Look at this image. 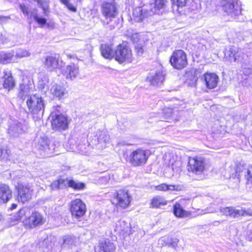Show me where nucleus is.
Segmentation results:
<instances>
[{
  "label": "nucleus",
  "mask_w": 252,
  "mask_h": 252,
  "mask_svg": "<svg viewBox=\"0 0 252 252\" xmlns=\"http://www.w3.org/2000/svg\"><path fill=\"white\" fill-rule=\"evenodd\" d=\"M146 17V12H143V9L140 7L135 8L133 11L130 20L132 24L141 22Z\"/></svg>",
  "instance_id": "26"
},
{
  "label": "nucleus",
  "mask_w": 252,
  "mask_h": 252,
  "mask_svg": "<svg viewBox=\"0 0 252 252\" xmlns=\"http://www.w3.org/2000/svg\"><path fill=\"white\" fill-rule=\"evenodd\" d=\"M245 178L247 181V188L252 191V166H249L246 169Z\"/></svg>",
  "instance_id": "34"
},
{
  "label": "nucleus",
  "mask_w": 252,
  "mask_h": 252,
  "mask_svg": "<svg viewBox=\"0 0 252 252\" xmlns=\"http://www.w3.org/2000/svg\"><path fill=\"white\" fill-rule=\"evenodd\" d=\"M70 210L72 216L76 219H79L85 214L86 206L80 199H76L70 202Z\"/></svg>",
  "instance_id": "8"
},
{
  "label": "nucleus",
  "mask_w": 252,
  "mask_h": 252,
  "mask_svg": "<svg viewBox=\"0 0 252 252\" xmlns=\"http://www.w3.org/2000/svg\"><path fill=\"white\" fill-rule=\"evenodd\" d=\"M174 215L179 218H185L189 217L190 213L183 209L179 203H176L173 207Z\"/></svg>",
  "instance_id": "31"
},
{
  "label": "nucleus",
  "mask_w": 252,
  "mask_h": 252,
  "mask_svg": "<svg viewBox=\"0 0 252 252\" xmlns=\"http://www.w3.org/2000/svg\"><path fill=\"white\" fill-rule=\"evenodd\" d=\"M172 109L171 108H166L163 110L164 113H165L167 117H170L172 116Z\"/></svg>",
  "instance_id": "50"
},
{
  "label": "nucleus",
  "mask_w": 252,
  "mask_h": 252,
  "mask_svg": "<svg viewBox=\"0 0 252 252\" xmlns=\"http://www.w3.org/2000/svg\"><path fill=\"white\" fill-rule=\"evenodd\" d=\"M27 127L26 125L18 122H15L10 125L8 131L11 136L16 137L20 134L24 133Z\"/></svg>",
  "instance_id": "19"
},
{
  "label": "nucleus",
  "mask_w": 252,
  "mask_h": 252,
  "mask_svg": "<svg viewBox=\"0 0 252 252\" xmlns=\"http://www.w3.org/2000/svg\"><path fill=\"white\" fill-rule=\"evenodd\" d=\"M37 2L38 6L41 7L45 16H48L49 13V0H34Z\"/></svg>",
  "instance_id": "38"
},
{
  "label": "nucleus",
  "mask_w": 252,
  "mask_h": 252,
  "mask_svg": "<svg viewBox=\"0 0 252 252\" xmlns=\"http://www.w3.org/2000/svg\"><path fill=\"white\" fill-rule=\"evenodd\" d=\"M116 247L109 240L101 241L99 245V252H115Z\"/></svg>",
  "instance_id": "27"
},
{
  "label": "nucleus",
  "mask_w": 252,
  "mask_h": 252,
  "mask_svg": "<svg viewBox=\"0 0 252 252\" xmlns=\"http://www.w3.org/2000/svg\"><path fill=\"white\" fill-rule=\"evenodd\" d=\"M206 212L205 211L201 210V212L198 213V215L205 214Z\"/></svg>",
  "instance_id": "56"
},
{
  "label": "nucleus",
  "mask_w": 252,
  "mask_h": 252,
  "mask_svg": "<svg viewBox=\"0 0 252 252\" xmlns=\"http://www.w3.org/2000/svg\"><path fill=\"white\" fill-rule=\"evenodd\" d=\"M19 92L18 96L23 100L25 99L27 97L28 98L30 95V89L28 85L21 84L19 87Z\"/></svg>",
  "instance_id": "32"
},
{
  "label": "nucleus",
  "mask_w": 252,
  "mask_h": 252,
  "mask_svg": "<svg viewBox=\"0 0 252 252\" xmlns=\"http://www.w3.org/2000/svg\"><path fill=\"white\" fill-rule=\"evenodd\" d=\"M170 62L175 68L182 69L187 64L186 54L182 50H176L171 57Z\"/></svg>",
  "instance_id": "5"
},
{
  "label": "nucleus",
  "mask_w": 252,
  "mask_h": 252,
  "mask_svg": "<svg viewBox=\"0 0 252 252\" xmlns=\"http://www.w3.org/2000/svg\"><path fill=\"white\" fill-rule=\"evenodd\" d=\"M1 36V34L0 33V36Z\"/></svg>",
  "instance_id": "59"
},
{
  "label": "nucleus",
  "mask_w": 252,
  "mask_h": 252,
  "mask_svg": "<svg viewBox=\"0 0 252 252\" xmlns=\"http://www.w3.org/2000/svg\"><path fill=\"white\" fill-rule=\"evenodd\" d=\"M30 214V209L29 208H24L19 210L17 214L15 216V220H20L23 216H27V215Z\"/></svg>",
  "instance_id": "41"
},
{
  "label": "nucleus",
  "mask_w": 252,
  "mask_h": 252,
  "mask_svg": "<svg viewBox=\"0 0 252 252\" xmlns=\"http://www.w3.org/2000/svg\"><path fill=\"white\" fill-rule=\"evenodd\" d=\"M165 75V72L160 69L157 70L154 73H151L148 77V79L152 85L158 86L163 83Z\"/></svg>",
  "instance_id": "20"
},
{
  "label": "nucleus",
  "mask_w": 252,
  "mask_h": 252,
  "mask_svg": "<svg viewBox=\"0 0 252 252\" xmlns=\"http://www.w3.org/2000/svg\"><path fill=\"white\" fill-rule=\"evenodd\" d=\"M12 197V191L5 184L0 185V203L7 202Z\"/></svg>",
  "instance_id": "22"
},
{
  "label": "nucleus",
  "mask_w": 252,
  "mask_h": 252,
  "mask_svg": "<svg viewBox=\"0 0 252 252\" xmlns=\"http://www.w3.org/2000/svg\"><path fill=\"white\" fill-rule=\"evenodd\" d=\"M10 18L9 17H5L3 16H0V24L2 23L5 21H6L7 19H9Z\"/></svg>",
  "instance_id": "52"
},
{
  "label": "nucleus",
  "mask_w": 252,
  "mask_h": 252,
  "mask_svg": "<svg viewBox=\"0 0 252 252\" xmlns=\"http://www.w3.org/2000/svg\"><path fill=\"white\" fill-rule=\"evenodd\" d=\"M130 202L127 191L120 190L114 195L112 203L122 208H126Z\"/></svg>",
  "instance_id": "10"
},
{
  "label": "nucleus",
  "mask_w": 252,
  "mask_h": 252,
  "mask_svg": "<svg viewBox=\"0 0 252 252\" xmlns=\"http://www.w3.org/2000/svg\"><path fill=\"white\" fill-rule=\"evenodd\" d=\"M110 136L106 131H97L94 141H92L94 148L101 150L106 148L110 143Z\"/></svg>",
  "instance_id": "7"
},
{
  "label": "nucleus",
  "mask_w": 252,
  "mask_h": 252,
  "mask_svg": "<svg viewBox=\"0 0 252 252\" xmlns=\"http://www.w3.org/2000/svg\"><path fill=\"white\" fill-rule=\"evenodd\" d=\"M167 204V201L163 197L156 196L152 200L151 204L153 207L158 208L161 206L165 205Z\"/></svg>",
  "instance_id": "37"
},
{
  "label": "nucleus",
  "mask_w": 252,
  "mask_h": 252,
  "mask_svg": "<svg viewBox=\"0 0 252 252\" xmlns=\"http://www.w3.org/2000/svg\"><path fill=\"white\" fill-rule=\"evenodd\" d=\"M52 126L56 130H65L68 127L66 118L62 115L56 116L52 121Z\"/></svg>",
  "instance_id": "18"
},
{
  "label": "nucleus",
  "mask_w": 252,
  "mask_h": 252,
  "mask_svg": "<svg viewBox=\"0 0 252 252\" xmlns=\"http://www.w3.org/2000/svg\"><path fill=\"white\" fill-rule=\"evenodd\" d=\"M62 3L64 4L65 5H66L68 2L69 0H60Z\"/></svg>",
  "instance_id": "53"
},
{
  "label": "nucleus",
  "mask_w": 252,
  "mask_h": 252,
  "mask_svg": "<svg viewBox=\"0 0 252 252\" xmlns=\"http://www.w3.org/2000/svg\"><path fill=\"white\" fill-rule=\"evenodd\" d=\"M27 104L32 114L38 115L39 118L42 116L44 110V103L40 95H30L27 99Z\"/></svg>",
  "instance_id": "2"
},
{
  "label": "nucleus",
  "mask_w": 252,
  "mask_h": 252,
  "mask_svg": "<svg viewBox=\"0 0 252 252\" xmlns=\"http://www.w3.org/2000/svg\"><path fill=\"white\" fill-rule=\"evenodd\" d=\"M45 67L49 71H52L61 66L62 61L57 55L47 56L43 61Z\"/></svg>",
  "instance_id": "15"
},
{
  "label": "nucleus",
  "mask_w": 252,
  "mask_h": 252,
  "mask_svg": "<svg viewBox=\"0 0 252 252\" xmlns=\"http://www.w3.org/2000/svg\"><path fill=\"white\" fill-rule=\"evenodd\" d=\"M100 51L102 56L106 59L115 58V50L113 51L110 45L102 44L100 47Z\"/></svg>",
  "instance_id": "30"
},
{
  "label": "nucleus",
  "mask_w": 252,
  "mask_h": 252,
  "mask_svg": "<svg viewBox=\"0 0 252 252\" xmlns=\"http://www.w3.org/2000/svg\"><path fill=\"white\" fill-rule=\"evenodd\" d=\"M207 87L210 89H214L217 86L219 77L214 73H206L204 76Z\"/></svg>",
  "instance_id": "24"
},
{
  "label": "nucleus",
  "mask_w": 252,
  "mask_h": 252,
  "mask_svg": "<svg viewBox=\"0 0 252 252\" xmlns=\"http://www.w3.org/2000/svg\"><path fill=\"white\" fill-rule=\"evenodd\" d=\"M156 189L158 191L180 190L181 188L179 186L167 185L166 184H161L156 187Z\"/></svg>",
  "instance_id": "33"
},
{
  "label": "nucleus",
  "mask_w": 252,
  "mask_h": 252,
  "mask_svg": "<svg viewBox=\"0 0 252 252\" xmlns=\"http://www.w3.org/2000/svg\"><path fill=\"white\" fill-rule=\"evenodd\" d=\"M167 0H154V2L151 4V11L153 13H159L160 10L165 8Z\"/></svg>",
  "instance_id": "28"
},
{
  "label": "nucleus",
  "mask_w": 252,
  "mask_h": 252,
  "mask_svg": "<svg viewBox=\"0 0 252 252\" xmlns=\"http://www.w3.org/2000/svg\"><path fill=\"white\" fill-rule=\"evenodd\" d=\"M243 53L237 48L236 52L235 55V56L236 57V62H241L243 59Z\"/></svg>",
  "instance_id": "48"
},
{
  "label": "nucleus",
  "mask_w": 252,
  "mask_h": 252,
  "mask_svg": "<svg viewBox=\"0 0 252 252\" xmlns=\"http://www.w3.org/2000/svg\"><path fill=\"white\" fill-rule=\"evenodd\" d=\"M36 148L44 156H51L55 153V146L50 144L46 137H41L38 139Z\"/></svg>",
  "instance_id": "9"
},
{
  "label": "nucleus",
  "mask_w": 252,
  "mask_h": 252,
  "mask_svg": "<svg viewBox=\"0 0 252 252\" xmlns=\"http://www.w3.org/2000/svg\"><path fill=\"white\" fill-rule=\"evenodd\" d=\"M150 156L149 150L137 148L129 154V162L133 166H142L147 163Z\"/></svg>",
  "instance_id": "1"
},
{
  "label": "nucleus",
  "mask_w": 252,
  "mask_h": 252,
  "mask_svg": "<svg viewBox=\"0 0 252 252\" xmlns=\"http://www.w3.org/2000/svg\"><path fill=\"white\" fill-rule=\"evenodd\" d=\"M65 6L72 11L75 12L76 10V8L70 4L69 2Z\"/></svg>",
  "instance_id": "51"
},
{
  "label": "nucleus",
  "mask_w": 252,
  "mask_h": 252,
  "mask_svg": "<svg viewBox=\"0 0 252 252\" xmlns=\"http://www.w3.org/2000/svg\"><path fill=\"white\" fill-rule=\"evenodd\" d=\"M58 180L60 183V188L61 189H64L66 187H69L70 180H68L66 178L62 177H61Z\"/></svg>",
  "instance_id": "46"
},
{
  "label": "nucleus",
  "mask_w": 252,
  "mask_h": 252,
  "mask_svg": "<svg viewBox=\"0 0 252 252\" xmlns=\"http://www.w3.org/2000/svg\"><path fill=\"white\" fill-rule=\"evenodd\" d=\"M248 238L250 241H252V232L249 234Z\"/></svg>",
  "instance_id": "55"
},
{
  "label": "nucleus",
  "mask_w": 252,
  "mask_h": 252,
  "mask_svg": "<svg viewBox=\"0 0 252 252\" xmlns=\"http://www.w3.org/2000/svg\"><path fill=\"white\" fill-rule=\"evenodd\" d=\"M17 206V205L16 204H12L11 205V207L10 208L11 210H13L15 209Z\"/></svg>",
  "instance_id": "54"
},
{
  "label": "nucleus",
  "mask_w": 252,
  "mask_h": 252,
  "mask_svg": "<svg viewBox=\"0 0 252 252\" xmlns=\"http://www.w3.org/2000/svg\"><path fill=\"white\" fill-rule=\"evenodd\" d=\"M206 169L205 163L201 157L190 158L188 162V170L195 175H201Z\"/></svg>",
  "instance_id": "4"
},
{
  "label": "nucleus",
  "mask_w": 252,
  "mask_h": 252,
  "mask_svg": "<svg viewBox=\"0 0 252 252\" xmlns=\"http://www.w3.org/2000/svg\"><path fill=\"white\" fill-rule=\"evenodd\" d=\"M115 59L119 63H131L132 54L130 48L126 44H120L115 50Z\"/></svg>",
  "instance_id": "3"
},
{
  "label": "nucleus",
  "mask_w": 252,
  "mask_h": 252,
  "mask_svg": "<svg viewBox=\"0 0 252 252\" xmlns=\"http://www.w3.org/2000/svg\"><path fill=\"white\" fill-rule=\"evenodd\" d=\"M10 151L0 146V160H7L9 159Z\"/></svg>",
  "instance_id": "40"
},
{
  "label": "nucleus",
  "mask_w": 252,
  "mask_h": 252,
  "mask_svg": "<svg viewBox=\"0 0 252 252\" xmlns=\"http://www.w3.org/2000/svg\"><path fill=\"white\" fill-rule=\"evenodd\" d=\"M220 210L222 215L233 218L249 214L248 211L240 207H220Z\"/></svg>",
  "instance_id": "12"
},
{
  "label": "nucleus",
  "mask_w": 252,
  "mask_h": 252,
  "mask_svg": "<svg viewBox=\"0 0 252 252\" xmlns=\"http://www.w3.org/2000/svg\"><path fill=\"white\" fill-rule=\"evenodd\" d=\"M44 221V218L41 214L37 212H34L23 220V223L26 227L32 228L42 225Z\"/></svg>",
  "instance_id": "11"
},
{
  "label": "nucleus",
  "mask_w": 252,
  "mask_h": 252,
  "mask_svg": "<svg viewBox=\"0 0 252 252\" xmlns=\"http://www.w3.org/2000/svg\"><path fill=\"white\" fill-rule=\"evenodd\" d=\"M236 48L234 46L231 47L229 50L227 51L224 53V58L226 60L230 62H236V57L235 56L236 52Z\"/></svg>",
  "instance_id": "35"
},
{
  "label": "nucleus",
  "mask_w": 252,
  "mask_h": 252,
  "mask_svg": "<svg viewBox=\"0 0 252 252\" xmlns=\"http://www.w3.org/2000/svg\"><path fill=\"white\" fill-rule=\"evenodd\" d=\"M62 73L67 79L72 80L79 75V68L74 64L69 65L62 69Z\"/></svg>",
  "instance_id": "17"
},
{
  "label": "nucleus",
  "mask_w": 252,
  "mask_h": 252,
  "mask_svg": "<svg viewBox=\"0 0 252 252\" xmlns=\"http://www.w3.org/2000/svg\"><path fill=\"white\" fill-rule=\"evenodd\" d=\"M51 188L52 189H61L60 188V183L59 180L54 181L51 184Z\"/></svg>",
  "instance_id": "49"
},
{
  "label": "nucleus",
  "mask_w": 252,
  "mask_h": 252,
  "mask_svg": "<svg viewBox=\"0 0 252 252\" xmlns=\"http://www.w3.org/2000/svg\"><path fill=\"white\" fill-rule=\"evenodd\" d=\"M101 11L102 15L106 19L111 20L117 14V8L115 2L113 1L104 2L102 5Z\"/></svg>",
  "instance_id": "14"
},
{
  "label": "nucleus",
  "mask_w": 252,
  "mask_h": 252,
  "mask_svg": "<svg viewBox=\"0 0 252 252\" xmlns=\"http://www.w3.org/2000/svg\"><path fill=\"white\" fill-rule=\"evenodd\" d=\"M90 147L85 144H79L78 146V149L80 153L83 155H88L89 153Z\"/></svg>",
  "instance_id": "47"
},
{
  "label": "nucleus",
  "mask_w": 252,
  "mask_h": 252,
  "mask_svg": "<svg viewBox=\"0 0 252 252\" xmlns=\"http://www.w3.org/2000/svg\"><path fill=\"white\" fill-rule=\"evenodd\" d=\"M145 45L144 40H140V43L135 44V49L138 56H141L144 52L143 47Z\"/></svg>",
  "instance_id": "45"
},
{
  "label": "nucleus",
  "mask_w": 252,
  "mask_h": 252,
  "mask_svg": "<svg viewBox=\"0 0 252 252\" xmlns=\"http://www.w3.org/2000/svg\"><path fill=\"white\" fill-rule=\"evenodd\" d=\"M2 74V78L3 80V86L4 88L8 90L12 89L15 87V83L11 71L8 69H4Z\"/></svg>",
  "instance_id": "21"
},
{
  "label": "nucleus",
  "mask_w": 252,
  "mask_h": 252,
  "mask_svg": "<svg viewBox=\"0 0 252 252\" xmlns=\"http://www.w3.org/2000/svg\"><path fill=\"white\" fill-rule=\"evenodd\" d=\"M18 197L23 203L29 200L32 198L33 189L29 184H18L17 186Z\"/></svg>",
  "instance_id": "13"
},
{
  "label": "nucleus",
  "mask_w": 252,
  "mask_h": 252,
  "mask_svg": "<svg viewBox=\"0 0 252 252\" xmlns=\"http://www.w3.org/2000/svg\"><path fill=\"white\" fill-rule=\"evenodd\" d=\"M14 53V58H16L17 62H18L19 59L29 57L31 55L29 50L21 48L17 49Z\"/></svg>",
  "instance_id": "36"
},
{
  "label": "nucleus",
  "mask_w": 252,
  "mask_h": 252,
  "mask_svg": "<svg viewBox=\"0 0 252 252\" xmlns=\"http://www.w3.org/2000/svg\"><path fill=\"white\" fill-rule=\"evenodd\" d=\"M221 5L223 10L231 17L239 20L241 15L242 9L238 4L234 5L233 0H222Z\"/></svg>",
  "instance_id": "6"
},
{
  "label": "nucleus",
  "mask_w": 252,
  "mask_h": 252,
  "mask_svg": "<svg viewBox=\"0 0 252 252\" xmlns=\"http://www.w3.org/2000/svg\"><path fill=\"white\" fill-rule=\"evenodd\" d=\"M127 36L134 44L140 43V40H144L141 39L140 35L138 33H134L127 34Z\"/></svg>",
  "instance_id": "42"
},
{
  "label": "nucleus",
  "mask_w": 252,
  "mask_h": 252,
  "mask_svg": "<svg viewBox=\"0 0 252 252\" xmlns=\"http://www.w3.org/2000/svg\"><path fill=\"white\" fill-rule=\"evenodd\" d=\"M114 227L115 232L123 235H129L132 233L130 223L125 220L118 221L114 225Z\"/></svg>",
  "instance_id": "16"
},
{
  "label": "nucleus",
  "mask_w": 252,
  "mask_h": 252,
  "mask_svg": "<svg viewBox=\"0 0 252 252\" xmlns=\"http://www.w3.org/2000/svg\"><path fill=\"white\" fill-rule=\"evenodd\" d=\"M188 0H172L173 10L180 12L179 8L186 6Z\"/></svg>",
  "instance_id": "39"
},
{
  "label": "nucleus",
  "mask_w": 252,
  "mask_h": 252,
  "mask_svg": "<svg viewBox=\"0 0 252 252\" xmlns=\"http://www.w3.org/2000/svg\"><path fill=\"white\" fill-rule=\"evenodd\" d=\"M20 9L23 13L26 15H31V16H33L35 21L41 27L44 26L47 22V20L45 18L39 17L37 15V10L34 9V11L35 12V14L32 12H31L28 10V8L27 6L21 4L20 5Z\"/></svg>",
  "instance_id": "23"
},
{
  "label": "nucleus",
  "mask_w": 252,
  "mask_h": 252,
  "mask_svg": "<svg viewBox=\"0 0 252 252\" xmlns=\"http://www.w3.org/2000/svg\"><path fill=\"white\" fill-rule=\"evenodd\" d=\"M50 92L54 96L62 98L67 94L65 88L60 84H53L51 87Z\"/></svg>",
  "instance_id": "25"
},
{
  "label": "nucleus",
  "mask_w": 252,
  "mask_h": 252,
  "mask_svg": "<svg viewBox=\"0 0 252 252\" xmlns=\"http://www.w3.org/2000/svg\"><path fill=\"white\" fill-rule=\"evenodd\" d=\"M49 82V79L47 76L43 75H40L39 77L38 85L41 89L45 88Z\"/></svg>",
  "instance_id": "44"
},
{
  "label": "nucleus",
  "mask_w": 252,
  "mask_h": 252,
  "mask_svg": "<svg viewBox=\"0 0 252 252\" xmlns=\"http://www.w3.org/2000/svg\"><path fill=\"white\" fill-rule=\"evenodd\" d=\"M69 187L74 189L81 190L85 188V184L83 183L75 182L73 180H70Z\"/></svg>",
  "instance_id": "43"
},
{
  "label": "nucleus",
  "mask_w": 252,
  "mask_h": 252,
  "mask_svg": "<svg viewBox=\"0 0 252 252\" xmlns=\"http://www.w3.org/2000/svg\"><path fill=\"white\" fill-rule=\"evenodd\" d=\"M175 242H178V240H177V239H176V240H175Z\"/></svg>",
  "instance_id": "57"
},
{
  "label": "nucleus",
  "mask_w": 252,
  "mask_h": 252,
  "mask_svg": "<svg viewBox=\"0 0 252 252\" xmlns=\"http://www.w3.org/2000/svg\"><path fill=\"white\" fill-rule=\"evenodd\" d=\"M66 240L65 239V240H64V243H66Z\"/></svg>",
  "instance_id": "58"
},
{
  "label": "nucleus",
  "mask_w": 252,
  "mask_h": 252,
  "mask_svg": "<svg viewBox=\"0 0 252 252\" xmlns=\"http://www.w3.org/2000/svg\"><path fill=\"white\" fill-rule=\"evenodd\" d=\"M14 51H12L8 53L0 54V63L2 64L8 63L11 62L17 63L16 58H14Z\"/></svg>",
  "instance_id": "29"
}]
</instances>
